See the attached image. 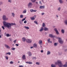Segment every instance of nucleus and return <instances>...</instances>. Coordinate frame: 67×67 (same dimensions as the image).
<instances>
[{
    "label": "nucleus",
    "instance_id": "nucleus-1",
    "mask_svg": "<svg viewBox=\"0 0 67 67\" xmlns=\"http://www.w3.org/2000/svg\"><path fill=\"white\" fill-rule=\"evenodd\" d=\"M3 23L4 24V26H5V27H7L8 29H11V26L15 25V23H7L5 21H3Z\"/></svg>",
    "mask_w": 67,
    "mask_h": 67
},
{
    "label": "nucleus",
    "instance_id": "nucleus-2",
    "mask_svg": "<svg viewBox=\"0 0 67 67\" xmlns=\"http://www.w3.org/2000/svg\"><path fill=\"white\" fill-rule=\"evenodd\" d=\"M2 19L4 21H6V20H8V18H7L6 16L5 15H3L2 16Z\"/></svg>",
    "mask_w": 67,
    "mask_h": 67
},
{
    "label": "nucleus",
    "instance_id": "nucleus-3",
    "mask_svg": "<svg viewBox=\"0 0 67 67\" xmlns=\"http://www.w3.org/2000/svg\"><path fill=\"white\" fill-rule=\"evenodd\" d=\"M26 41L28 43H31L32 41L31 39H27L26 40Z\"/></svg>",
    "mask_w": 67,
    "mask_h": 67
},
{
    "label": "nucleus",
    "instance_id": "nucleus-4",
    "mask_svg": "<svg viewBox=\"0 0 67 67\" xmlns=\"http://www.w3.org/2000/svg\"><path fill=\"white\" fill-rule=\"evenodd\" d=\"M58 38L59 39V42L60 44H62L63 43V41L60 38Z\"/></svg>",
    "mask_w": 67,
    "mask_h": 67
},
{
    "label": "nucleus",
    "instance_id": "nucleus-5",
    "mask_svg": "<svg viewBox=\"0 0 67 67\" xmlns=\"http://www.w3.org/2000/svg\"><path fill=\"white\" fill-rule=\"evenodd\" d=\"M32 5L33 4L31 2H29V4H28V7L29 8H32Z\"/></svg>",
    "mask_w": 67,
    "mask_h": 67
},
{
    "label": "nucleus",
    "instance_id": "nucleus-6",
    "mask_svg": "<svg viewBox=\"0 0 67 67\" xmlns=\"http://www.w3.org/2000/svg\"><path fill=\"white\" fill-rule=\"evenodd\" d=\"M27 54L29 55V56L31 57L32 56V53L30 51H28L27 52Z\"/></svg>",
    "mask_w": 67,
    "mask_h": 67
},
{
    "label": "nucleus",
    "instance_id": "nucleus-7",
    "mask_svg": "<svg viewBox=\"0 0 67 67\" xmlns=\"http://www.w3.org/2000/svg\"><path fill=\"white\" fill-rule=\"evenodd\" d=\"M54 31H55L56 32V33L57 34H59V32H58V30H57V29H54Z\"/></svg>",
    "mask_w": 67,
    "mask_h": 67
},
{
    "label": "nucleus",
    "instance_id": "nucleus-8",
    "mask_svg": "<svg viewBox=\"0 0 67 67\" xmlns=\"http://www.w3.org/2000/svg\"><path fill=\"white\" fill-rule=\"evenodd\" d=\"M30 11L31 12H36L37 11V10H34L33 9H30Z\"/></svg>",
    "mask_w": 67,
    "mask_h": 67
},
{
    "label": "nucleus",
    "instance_id": "nucleus-9",
    "mask_svg": "<svg viewBox=\"0 0 67 67\" xmlns=\"http://www.w3.org/2000/svg\"><path fill=\"white\" fill-rule=\"evenodd\" d=\"M5 45V47H6L8 49H10V47L9 46L6 44Z\"/></svg>",
    "mask_w": 67,
    "mask_h": 67
},
{
    "label": "nucleus",
    "instance_id": "nucleus-10",
    "mask_svg": "<svg viewBox=\"0 0 67 67\" xmlns=\"http://www.w3.org/2000/svg\"><path fill=\"white\" fill-rule=\"evenodd\" d=\"M22 58L23 59H26V57H25V55H23Z\"/></svg>",
    "mask_w": 67,
    "mask_h": 67
},
{
    "label": "nucleus",
    "instance_id": "nucleus-11",
    "mask_svg": "<svg viewBox=\"0 0 67 67\" xmlns=\"http://www.w3.org/2000/svg\"><path fill=\"white\" fill-rule=\"evenodd\" d=\"M49 36H50V37H55V36H53V35L52 34H49Z\"/></svg>",
    "mask_w": 67,
    "mask_h": 67
},
{
    "label": "nucleus",
    "instance_id": "nucleus-12",
    "mask_svg": "<svg viewBox=\"0 0 67 67\" xmlns=\"http://www.w3.org/2000/svg\"><path fill=\"white\" fill-rule=\"evenodd\" d=\"M26 63H27V64H32V62H26Z\"/></svg>",
    "mask_w": 67,
    "mask_h": 67
},
{
    "label": "nucleus",
    "instance_id": "nucleus-13",
    "mask_svg": "<svg viewBox=\"0 0 67 67\" xmlns=\"http://www.w3.org/2000/svg\"><path fill=\"white\" fill-rule=\"evenodd\" d=\"M43 30L44 28H43V27H42L41 29H40L39 30V31H40V32H42V31H43Z\"/></svg>",
    "mask_w": 67,
    "mask_h": 67
},
{
    "label": "nucleus",
    "instance_id": "nucleus-14",
    "mask_svg": "<svg viewBox=\"0 0 67 67\" xmlns=\"http://www.w3.org/2000/svg\"><path fill=\"white\" fill-rule=\"evenodd\" d=\"M39 43L40 45H42V40H40L39 41Z\"/></svg>",
    "mask_w": 67,
    "mask_h": 67
},
{
    "label": "nucleus",
    "instance_id": "nucleus-15",
    "mask_svg": "<svg viewBox=\"0 0 67 67\" xmlns=\"http://www.w3.org/2000/svg\"><path fill=\"white\" fill-rule=\"evenodd\" d=\"M40 9H44L45 7L44 6H40Z\"/></svg>",
    "mask_w": 67,
    "mask_h": 67
},
{
    "label": "nucleus",
    "instance_id": "nucleus-16",
    "mask_svg": "<svg viewBox=\"0 0 67 67\" xmlns=\"http://www.w3.org/2000/svg\"><path fill=\"white\" fill-rule=\"evenodd\" d=\"M30 19L32 20H35V18L34 16L31 17Z\"/></svg>",
    "mask_w": 67,
    "mask_h": 67
},
{
    "label": "nucleus",
    "instance_id": "nucleus-17",
    "mask_svg": "<svg viewBox=\"0 0 67 67\" xmlns=\"http://www.w3.org/2000/svg\"><path fill=\"white\" fill-rule=\"evenodd\" d=\"M44 31H48V29L47 28H46V27H45L44 28Z\"/></svg>",
    "mask_w": 67,
    "mask_h": 67
},
{
    "label": "nucleus",
    "instance_id": "nucleus-18",
    "mask_svg": "<svg viewBox=\"0 0 67 67\" xmlns=\"http://www.w3.org/2000/svg\"><path fill=\"white\" fill-rule=\"evenodd\" d=\"M33 47H37V44L34 43L33 45Z\"/></svg>",
    "mask_w": 67,
    "mask_h": 67
},
{
    "label": "nucleus",
    "instance_id": "nucleus-19",
    "mask_svg": "<svg viewBox=\"0 0 67 67\" xmlns=\"http://www.w3.org/2000/svg\"><path fill=\"white\" fill-rule=\"evenodd\" d=\"M7 37H9V36H11V35H9V34H6V35Z\"/></svg>",
    "mask_w": 67,
    "mask_h": 67
},
{
    "label": "nucleus",
    "instance_id": "nucleus-20",
    "mask_svg": "<svg viewBox=\"0 0 67 67\" xmlns=\"http://www.w3.org/2000/svg\"><path fill=\"white\" fill-rule=\"evenodd\" d=\"M22 40L23 42H25V40H26V39L24 37L22 38Z\"/></svg>",
    "mask_w": 67,
    "mask_h": 67
},
{
    "label": "nucleus",
    "instance_id": "nucleus-21",
    "mask_svg": "<svg viewBox=\"0 0 67 67\" xmlns=\"http://www.w3.org/2000/svg\"><path fill=\"white\" fill-rule=\"evenodd\" d=\"M24 27L26 29H27V30H29V27H26V26H25Z\"/></svg>",
    "mask_w": 67,
    "mask_h": 67
},
{
    "label": "nucleus",
    "instance_id": "nucleus-22",
    "mask_svg": "<svg viewBox=\"0 0 67 67\" xmlns=\"http://www.w3.org/2000/svg\"><path fill=\"white\" fill-rule=\"evenodd\" d=\"M26 13V10L25 9L23 12V13Z\"/></svg>",
    "mask_w": 67,
    "mask_h": 67
},
{
    "label": "nucleus",
    "instance_id": "nucleus-23",
    "mask_svg": "<svg viewBox=\"0 0 67 67\" xmlns=\"http://www.w3.org/2000/svg\"><path fill=\"white\" fill-rule=\"evenodd\" d=\"M12 15L13 17H14V16H15V14L14 13H12Z\"/></svg>",
    "mask_w": 67,
    "mask_h": 67
},
{
    "label": "nucleus",
    "instance_id": "nucleus-24",
    "mask_svg": "<svg viewBox=\"0 0 67 67\" xmlns=\"http://www.w3.org/2000/svg\"><path fill=\"white\" fill-rule=\"evenodd\" d=\"M26 19V17H25L23 19H22V21L23 22L24 20H25V19Z\"/></svg>",
    "mask_w": 67,
    "mask_h": 67
},
{
    "label": "nucleus",
    "instance_id": "nucleus-25",
    "mask_svg": "<svg viewBox=\"0 0 67 67\" xmlns=\"http://www.w3.org/2000/svg\"><path fill=\"white\" fill-rule=\"evenodd\" d=\"M20 18H23V15H20Z\"/></svg>",
    "mask_w": 67,
    "mask_h": 67
},
{
    "label": "nucleus",
    "instance_id": "nucleus-26",
    "mask_svg": "<svg viewBox=\"0 0 67 67\" xmlns=\"http://www.w3.org/2000/svg\"><path fill=\"white\" fill-rule=\"evenodd\" d=\"M5 58H6V59H7V60H8V58H9V57L7 56H5Z\"/></svg>",
    "mask_w": 67,
    "mask_h": 67
},
{
    "label": "nucleus",
    "instance_id": "nucleus-27",
    "mask_svg": "<svg viewBox=\"0 0 67 67\" xmlns=\"http://www.w3.org/2000/svg\"><path fill=\"white\" fill-rule=\"evenodd\" d=\"M51 67H55V65L54 64H52L51 65Z\"/></svg>",
    "mask_w": 67,
    "mask_h": 67
},
{
    "label": "nucleus",
    "instance_id": "nucleus-28",
    "mask_svg": "<svg viewBox=\"0 0 67 67\" xmlns=\"http://www.w3.org/2000/svg\"><path fill=\"white\" fill-rule=\"evenodd\" d=\"M42 26L43 27H44V26H45V24L44 23H43Z\"/></svg>",
    "mask_w": 67,
    "mask_h": 67
},
{
    "label": "nucleus",
    "instance_id": "nucleus-29",
    "mask_svg": "<svg viewBox=\"0 0 67 67\" xmlns=\"http://www.w3.org/2000/svg\"><path fill=\"white\" fill-rule=\"evenodd\" d=\"M36 65H38L40 64V63L38 62H37L36 63Z\"/></svg>",
    "mask_w": 67,
    "mask_h": 67
},
{
    "label": "nucleus",
    "instance_id": "nucleus-30",
    "mask_svg": "<svg viewBox=\"0 0 67 67\" xmlns=\"http://www.w3.org/2000/svg\"><path fill=\"white\" fill-rule=\"evenodd\" d=\"M59 2H60V3H63V1L62 0H59Z\"/></svg>",
    "mask_w": 67,
    "mask_h": 67
},
{
    "label": "nucleus",
    "instance_id": "nucleus-31",
    "mask_svg": "<svg viewBox=\"0 0 67 67\" xmlns=\"http://www.w3.org/2000/svg\"><path fill=\"white\" fill-rule=\"evenodd\" d=\"M51 54V52L49 51H48L47 55H49Z\"/></svg>",
    "mask_w": 67,
    "mask_h": 67
},
{
    "label": "nucleus",
    "instance_id": "nucleus-32",
    "mask_svg": "<svg viewBox=\"0 0 67 67\" xmlns=\"http://www.w3.org/2000/svg\"><path fill=\"white\" fill-rule=\"evenodd\" d=\"M62 33H64V30L63 29L62 30Z\"/></svg>",
    "mask_w": 67,
    "mask_h": 67
},
{
    "label": "nucleus",
    "instance_id": "nucleus-33",
    "mask_svg": "<svg viewBox=\"0 0 67 67\" xmlns=\"http://www.w3.org/2000/svg\"><path fill=\"white\" fill-rule=\"evenodd\" d=\"M11 49H12V50L13 51H14L15 49V48H12Z\"/></svg>",
    "mask_w": 67,
    "mask_h": 67
},
{
    "label": "nucleus",
    "instance_id": "nucleus-34",
    "mask_svg": "<svg viewBox=\"0 0 67 67\" xmlns=\"http://www.w3.org/2000/svg\"><path fill=\"white\" fill-rule=\"evenodd\" d=\"M34 23H35L36 24H38L37 22V21H34Z\"/></svg>",
    "mask_w": 67,
    "mask_h": 67
},
{
    "label": "nucleus",
    "instance_id": "nucleus-35",
    "mask_svg": "<svg viewBox=\"0 0 67 67\" xmlns=\"http://www.w3.org/2000/svg\"><path fill=\"white\" fill-rule=\"evenodd\" d=\"M31 1L33 2H35V0H31Z\"/></svg>",
    "mask_w": 67,
    "mask_h": 67
},
{
    "label": "nucleus",
    "instance_id": "nucleus-36",
    "mask_svg": "<svg viewBox=\"0 0 67 67\" xmlns=\"http://www.w3.org/2000/svg\"><path fill=\"white\" fill-rule=\"evenodd\" d=\"M3 4V3L2 2H0V5H1Z\"/></svg>",
    "mask_w": 67,
    "mask_h": 67
},
{
    "label": "nucleus",
    "instance_id": "nucleus-37",
    "mask_svg": "<svg viewBox=\"0 0 67 67\" xmlns=\"http://www.w3.org/2000/svg\"><path fill=\"white\" fill-rule=\"evenodd\" d=\"M10 63L11 64H13V61H10Z\"/></svg>",
    "mask_w": 67,
    "mask_h": 67
},
{
    "label": "nucleus",
    "instance_id": "nucleus-38",
    "mask_svg": "<svg viewBox=\"0 0 67 67\" xmlns=\"http://www.w3.org/2000/svg\"><path fill=\"white\" fill-rule=\"evenodd\" d=\"M16 40H15L13 41V42H14V44L16 43Z\"/></svg>",
    "mask_w": 67,
    "mask_h": 67
},
{
    "label": "nucleus",
    "instance_id": "nucleus-39",
    "mask_svg": "<svg viewBox=\"0 0 67 67\" xmlns=\"http://www.w3.org/2000/svg\"><path fill=\"white\" fill-rule=\"evenodd\" d=\"M7 54L8 55H11V53L10 52H8L7 53Z\"/></svg>",
    "mask_w": 67,
    "mask_h": 67
},
{
    "label": "nucleus",
    "instance_id": "nucleus-40",
    "mask_svg": "<svg viewBox=\"0 0 67 67\" xmlns=\"http://www.w3.org/2000/svg\"><path fill=\"white\" fill-rule=\"evenodd\" d=\"M65 24H66L67 25V20H66L65 21Z\"/></svg>",
    "mask_w": 67,
    "mask_h": 67
},
{
    "label": "nucleus",
    "instance_id": "nucleus-41",
    "mask_svg": "<svg viewBox=\"0 0 67 67\" xmlns=\"http://www.w3.org/2000/svg\"><path fill=\"white\" fill-rule=\"evenodd\" d=\"M48 43H49L50 42V39L49 38V39L48 40Z\"/></svg>",
    "mask_w": 67,
    "mask_h": 67
},
{
    "label": "nucleus",
    "instance_id": "nucleus-42",
    "mask_svg": "<svg viewBox=\"0 0 67 67\" xmlns=\"http://www.w3.org/2000/svg\"><path fill=\"white\" fill-rule=\"evenodd\" d=\"M26 22H27V21H26V20H25L24 22V23H26Z\"/></svg>",
    "mask_w": 67,
    "mask_h": 67
},
{
    "label": "nucleus",
    "instance_id": "nucleus-43",
    "mask_svg": "<svg viewBox=\"0 0 67 67\" xmlns=\"http://www.w3.org/2000/svg\"><path fill=\"white\" fill-rule=\"evenodd\" d=\"M2 29L3 30H4L5 28H4V26H2Z\"/></svg>",
    "mask_w": 67,
    "mask_h": 67
},
{
    "label": "nucleus",
    "instance_id": "nucleus-44",
    "mask_svg": "<svg viewBox=\"0 0 67 67\" xmlns=\"http://www.w3.org/2000/svg\"><path fill=\"white\" fill-rule=\"evenodd\" d=\"M8 2H10V3H11V0H8Z\"/></svg>",
    "mask_w": 67,
    "mask_h": 67
},
{
    "label": "nucleus",
    "instance_id": "nucleus-45",
    "mask_svg": "<svg viewBox=\"0 0 67 67\" xmlns=\"http://www.w3.org/2000/svg\"><path fill=\"white\" fill-rule=\"evenodd\" d=\"M54 46H57V43H55L54 44Z\"/></svg>",
    "mask_w": 67,
    "mask_h": 67
},
{
    "label": "nucleus",
    "instance_id": "nucleus-46",
    "mask_svg": "<svg viewBox=\"0 0 67 67\" xmlns=\"http://www.w3.org/2000/svg\"><path fill=\"white\" fill-rule=\"evenodd\" d=\"M24 67V66L23 65H20L19 66V67Z\"/></svg>",
    "mask_w": 67,
    "mask_h": 67
},
{
    "label": "nucleus",
    "instance_id": "nucleus-47",
    "mask_svg": "<svg viewBox=\"0 0 67 67\" xmlns=\"http://www.w3.org/2000/svg\"><path fill=\"white\" fill-rule=\"evenodd\" d=\"M16 45L17 46H19V44H16Z\"/></svg>",
    "mask_w": 67,
    "mask_h": 67
},
{
    "label": "nucleus",
    "instance_id": "nucleus-48",
    "mask_svg": "<svg viewBox=\"0 0 67 67\" xmlns=\"http://www.w3.org/2000/svg\"><path fill=\"white\" fill-rule=\"evenodd\" d=\"M33 48V46L30 47V48H31V49H32V48Z\"/></svg>",
    "mask_w": 67,
    "mask_h": 67
},
{
    "label": "nucleus",
    "instance_id": "nucleus-49",
    "mask_svg": "<svg viewBox=\"0 0 67 67\" xmlns=\"http://www.w3.org/2000/svg\"><path fill=\"white\" fill-rule=\"evenodd\" d=\"M60 9V8L59 7L58 9V10L59 11Z\"/></svg>",
    "mask_w": 67,
    "mask_h": 67
},
{
    "label": "nucleus",
    "instance_id": "nucleus-50",
    "mask_svg": "<svg viewBox=\"0 0 67 67\" xmlns=\"http://www.w3.org/2000/svg\"><path fill=\"white\" fill-rule=\"evenodd\" d=\"M33 58L34 59H36V57H34Z\"/></svg>",
    "mask_w": 67,
    "mask_h": 67
},
{
    "label": "nucleus",
    "instance_id": "nucleus-51",
    "mask_svg": "<svg viewBox=\"0 0 67 67\" xmlns=\"http://www.w3.org/2000/svg\"><path fill=\"white\" fill-rule=\"evenodd\" d=\"M41 53H43V50H42L41 51Z\"/></svg>",
    "mask_w": 67,
    "mask_h": 67
},
{
    "label": "nucleus",
    "instance_id": "nucleus-52",
    "mask_svg": "<svg viewBox=\"0 0 67 67\" xmlns=\"http://www.w3.org/2000/svg\"><path fill=\"white\" fill-rule=\"evenodd\" d=\"M44 13H42V15H44Z\"/></svg>",
    "mask_w": 67,
    "mask_h": 67
},
{
    "label": "nucleus",
    "instance_id": "nucleus-53",
    "mask_svg": "<svg viewBox=\"0 0 67 67\" xmlns=\"http://www.w3.org/2000/svg\"><path fill=\"white\" fill-rule=\"evenodd\" d=\"M39 3H40L41 4H42V3H41V1H39Z\"/></svg>",
    "mask_w": 67,
    "mask_h": 67
},
{
    "label": "nucleus",
    "instance_id": "nucleus-54",
    "mask_svg": "<svg viewBox=\"0 0 67 67\" xmlns=\"http://www.w3.org/2000/svg\"><path fill=\"white\" fill-rule=\"evenodd\" d=\"M36 3L37 4H38V3L37 2H36Z\"/></svg>",
    "mask_w": 67,
    "mask_h": 67
},
{
    "label": "nucleus",
    "instance_id": "nucleus-55",
    "mask_svg": "<svg viewBox=\"0 0 67 67\" xmlns=\"http://www.w3.org/2000/svg\"><path fill=\"white\" fill-rule=\"evenodd\" d=\"M8 54V53H5V55H7Z\"/></svg>",
    "mask_w": 67,
    "mask_h": 67
},
{
    "label": "nucleus",
    "instance_id": "nucleus-56",
    "mask_svg": "<svg viewBox=\"0 0 67 67\" xmlns=\"http://www.w3.org/2000/svg\"><path fill=\"white\" fill-rule=\"evenodd\" d=\"M0 38H1V35H0Z\"/></svg>",
    "mask_w": 67,
    "mask_h": 67
},
{
    "label": "nucleus",
    "instance_id": "nucleus-57",
    "mask_svg": "<svg viewBox=\"0 0 67 67\" xmlns=\"http://www.w3.org/2000/svg\"><path fill=\"white\" fill-rule=\"evenodd\" d=\"M57 18H58V15H57Z\"/></svg>",
    "mask_w": 67,
    "mask_h": 67
},
{
    "label": "nucleus",
    "instance_id": "nucleus-58",
    "mask_svg": "<svg viewBox=\"0 0 67 67\" xmlns=\"http://www.w3.org/2000/svg\"><path fill=\"white\" fill-rule=\"evenodd\" d=\"M52 43V41H50V43Z\"/></svg>",
    "mask_w": 67,
    "mask_h": 67
},
{
    "label": "nucleus",
    "instance_id": "nucleus-59",
    "mask_svg": "<svg viewBox=\"0 0 67 67\" xmlns=\"http://www.w3.org/2000/svg\"><path fill=\"white\" fill-rule=\"evenodd\" d=\"M1 11V9H0V11Z\"/></svg>",
    "mask_w": 67,
    "mask_h": 67
},
{
    "label": "nucleus",
    "instance_id": "nucleus-60",
    "mask_svg": "<svg viewBox=\"0 0 67 67\" xmlns=\"http://www.w3.org/2000/svg\"><path fill=\"white\" fill-rule=\"evenodd\" d=\"M12 46H14V44H13L12 45Z\"/></svg>",
    "mask_w": 67,
    "mask_h": 67
},
{
    "label": "nucleus",
    "instance_id": "nucleus-61",
    "mask_svg": "<svg viewBox=\"0 0 67 67\" xmlns=\"http://www.w3.org/2000/svg\"><path fill=\"white\" fill-rule=\"evenodd\" d=\"M18 63H20V62H19H19H18Z\"/></svg>",
    "mask_w": 67,
    "mask_h": 67
},
{
    "label": "nucleus",
    "instance_id": "nucleus-62",
    "mask_svg": "<svg viewBox=\"0 0 67 67\" xmlns=\"http://www.w3.org/2000/svg\"><path fill=\"white\" fill-rule=\"evenodd\" d=\"M0 32H1V29H0Z\"/></svg>",
    "mask_w": 67,
    "mask_h": 67
},
{
    "label": "nucleus",
    "instance_id": "nucleus-63",
    "mask_svg": "<svg viewBox=\"0 0 67 67\" xmlns=\"http://www.w3.org/2000/svg\"><path fill=\"white\" fill-rule=\"evenodd\" d=\"M41 46V47H42V46Z\"/></svg>",
    "mask_w": 67,
    "mask_h": 67
},
{
    "label": "nucleus",
    "instance_id": "nucleus-64",
    "mask_svg": "<svg viewBox=\"0 0 67 67\" xmlns=\"http://www.w3.org/2000/svg\"><path fill=\"white\" fill-rule=\"evenodd\" d=\"M66 0V1H67V0Z\"/></svg>",
    "mask_w": 67,
    "mask_h": 67
}]
</instances>
